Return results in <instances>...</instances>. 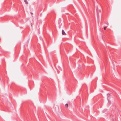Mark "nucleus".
I'll list each match as a JSON object with an SVG mask.
<instances>
[{
	"instance_id": "3",
	"label": "nucleus",
	"mask_w": 121,
	"mask_h": 121,
	"mask_svg": "<svg viewBox=\"0 0 121 121\" xmlns=\"http://www.w3.org/2000/svg\"><path fill=\"white\" fill-rule=\"evenodd\" d=\"M24 1L26 4H28V2L26 0H24Z\"/></svg>"
},
{
	"instance_id": "8",
	"label": "nucleus",
	"mask_w": 121,
	"mask_h": 121,
	"mask_svg": "<svg viewBox=\"0 0 121 121\" xmlns=\"http://www.w3.org/2000/svg\"><path fill=\"white\" fill-rule=\"evenodd\" d=\"M31 13L32 14H33V13Z\"/></svg>"
},
{
	"instance_id": "7",
	"label": "nucleus",
	"mask_w": 121,
	"mask_h": 121,
	"mask_svg": "<svg viewBox=\"0 0 121 121\" xmlns=\"http://www.w3.org/2000/svg\"><path fill=\"white\" fill-rule=\"evenodd\" d=\"M31 25L32 26V23L31 24Z\"/></svg>"
},
{
	"instance_id": "2",
	"label": "nucleus",
	"mask_w": 121,
	"mask_h": 121,
	"mask_svg": "<svg viewBox=\"0 0 121 121\" xmlns=\"http://www.w3.org/2000/svg\"><path fill=\"white\" fill-rule=\"evenodd\" d=\"M62 33L63 35H66V33L63 30H62Z\"/></svg>"
},
{
	"instance_id": "6",
	"label": "nucleus",
	"mask_w": 121,
	"mask_h": 121,
	"mask_svg": "<svg viewBox=\"0 0 121 121\" xmlns=\"http://www.w3.org/2000/svg\"><path fill=\"white\" fill-rule=\"evenodd\" d=\"M98 9V6H97V9Z\"/></svg>"
},
{
	"instance_id": "1",
	"label": "nucleus",
	"mask_w": 121,
	"mask_h": 121,
	"mask_svg": "<svg viewBox=\"0 0 121 121\" xmlns=\"http://www.w3.org/2000/svg\"><path fill=\"white\" fill-rule=\"evenodd\" d=\"M107 95H110V96H108L107 97V99L109 100V99H110V97H111V96L110 94H109L108 93V94H107Z\"/></svg>"
},
{
	"instance_id": "5",
	"label": "nucleus",
	"mask_w": 121,
	"mask_h": 121,
	"mask_svg": "<svg viewBox=\"0 0 121 121\" xmlns=\"http://www.w3.org/2000/svg\"><path fill=\"white\" fill-rule=\"evenodd\" d=\"M107 26H106L105 27H104V30H105L107 27Z\"/></svg>"
},
{
	"instance_id": "4",
	"label": "nucleus",
	"mask_w": 121,
	"mask_h": 121,
	"mask_svg": "<svg viewBox=\"0 0 121 121\" xmlns=\"http://www.w3.org/2000/svg\"><path fill=\"white\" fill-rule=\"evenodd\" d=\"M65 106L66 107H68V105L67 104H65Z\"/></svg>"
}]
</instances>
